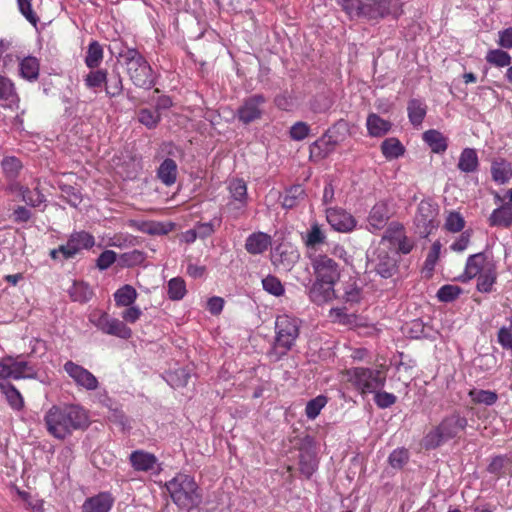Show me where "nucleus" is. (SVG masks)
<instances>
[{"mask_svg":"<svg viewBox=\"0 0 512 512\" xmlns=\"http://www.w3.org/2000/svg\"><path fill=\"white\" fill-rule=\"evenodd\" d=\"M315 281L309 289L312 302L321 305L336 297L335 285L340 279L339 264L326 254L309 256Z\"/></svg>","mask_w":512,"mask_h":512,"instance_id":"1","label":"nucleus"},{"mask_svg":"<svg viewBox=\"0 0 512 512\" xmlns=\"http://www.w3.org/2000/svg\"><path fill=\"white\" fill-rule=\"evenodd\" d=\"M44 422L49 434L63 440L73 431L85 428L88 423V414L79 405H54L45 414Z\"/></svg>","mask_w":512,"mask_h":512,"instance_id":"2","label":"nucleus"},{"mask_svg":"<svg viewBox=\"0 0 512 512\" xmlns=\"http://www.w3.org/2000/svg\"><path fill=\"white\" fill-rule=\"evenodd\" d=\"M467 424L466 417L459 412H453L445 416L437 426L424 436L422 444L425 449H435L444 442L459 437Z\"/></svg>","mask_w":512,"mask_h":512,"instance_id":"3","label":"nucleus"},{"mask_svg":"<svg viewBox=\"0 0 512 512\" xmlns=\"http://www.w3.org/2000/svg\"><path fill=\"white\" fill-rule=\"evenodd\" d=\"M123 59L126 72L132 83L144 89H150L155 85V75L148 61L134 48H127L119 52Z\"/></svg>","mask_w":512,"mask_h":512,"instance_id":"4","label":"nucleus"},{"mask_svg":"<svg viewBox=\"0 0 512 512\" xmlns=\"http://www.w3.org/2000/svg\"><path fill=\"white\" fill-rule=\"evenodd\" d=\"M173 502L181 509H192L201 502L194 478L179 473L165 484Z\"/></svg>","mask_w":512,"mask_h":512,"instance_id":"5","label":"nucleus"},{"mask_svg":"<svg viewBox=\"0 0 512 512\" xmlns=\"http://www.w3.org/2000/svg\"><path fill=\"white\" fill-rule=\"evenodd\" d=\"M387 367L383 364L376 366L375 369L366 367H354L345 370L344 376L355 389L362 395L374 393L384 387L386 382Z\"/></svg>","mask_w":512,"mask_h":512,"instance_id":"6","label":"nucleus"},{"mask_svg":"<svg viewBox=\"0 0 512 512\" xmlns=\"http://www.w3.org/2000/svg\"><path fill=\"white\" fill-rule=\"evenodd\" d=\"M354 16L377 20L387 16L398 18L402 15V2L400 0H361L356 7Z\"/></svg>","mask_w":512,"mask_h":512,"instance_id":"7","label":"nucleus"},{"mask_svg":"<svg viewBox=\"0 0 512 512\" xmlns=\"http://www.w3.org/2000/svg\"><path fill=\"white\" fill-rule=\"evenodd\" d=\"M301 321L298 318L283 314L275 321L276 338L274 350L280 349V354H286L294 346L300 333Z\"/></svg>","mask_w":512,"mask_h":512,"instance_id":"8","label":"nucleus"},{"mask_svg":"<svg viewBox=\"0 0 512 512\" xmlns=\"http://www.w3.org/2000/svg\"><path fill=\"white\" fill-rule=\"evenodd\" d=\"M368 262L382 278H391L398 271L397 252L386 245V241L380 240L378 246L368 256Z\"/></svg>","mask_w":512,"mask_h":512,"instance_id":"9","label":"nucleus"},{"mask_svg":"<svg viewBox=\"0 0 512 512\" xmlns=\"http://www.w3.org/2000/svg\"><path fill=\"white\" fill-rule=\"evenodd\" d=\"M438 213V206L430 201L423 200L419 203L414 223L416 225L417 232L421 237H427L435 228H437Z\"/></svg>","mask_w":512,"mask_h":512,"instance_id":"10","label":"nucleus"},{"mask_svg":"<svg viewBox=\"0 0 512 512\" xmlns=\"http://www.w3.org/2000/svg\"><path fill=\"white\" fill-rule=\"evenodd\" d=\"M90 321L103 333L128 339L132 335L131 329L119 319L110 317L107 313H93Z\"/></svg>","mask_w":512,"mask_h":512,"instance_id":"11","label":"nucleus"},{"mask_svg":"<svg viewBox=\"0 0 512 512\" xmlns=\"http://www.w3.org/2000/svg\"><path fill=\"white\" fill-rule=\"evenodd\" d=\"M232 200L227 204L228 213L234 218H239L247 205V186L241 179H233L228 186Z\"/></svg>","mask_w":512,"mask_h":512,"instance_id":"12","label":"nucleus"},{"mask_svg":"<svg viewBox=\"0 0 512 512\" xmlns=\"http://www.w3.org/2000/svg\"><path fill=\"white\" fill-rule=\"evenodd\" d=\"M381 240L386 241V245L396 250L397 254H408L414 247V242L405 235L404 228L397 223H392L388 227Z\"/></svg>","mask_w":512,"mask_h":512,"instance_id":"13","label":"nucleus"},{"mask_svg":"<svg viewBox=\"0 0 512 512\" xmlns=\"http://www.w3.org/2000/svg\"><path fill=\"white\" fill-rule=\"evenodd\" d=\"M266 99L263 95L255 94L246 98L237 110L238 119L249 124L262 117Z\"/></svg>","mask_w":512,"mask_h":512,"instance_id":"14","label":"nucleus"},{"mask_svg":"<svg viewBox=\"0 0 512 512\" xmlns=\"http://www.w3.org/2000/svg\"><path fill=\"white\" fill-rule=\"evenodd\" d=\"M325 213L327 222L337 232L349 233L356 227V219L342 208H327Z\"/></svg>","mask_w":512,"mask_h":512,"instance_id":"15","label":"nucleus"},{"mask_svg":"<svg viewBox=\"0 0 512 512\" xmlns=\"http://www.w3.org/2000/svg\"><path fill=\"white\" fill-rule=\"evenodd\" d=\"M64 370L78 386L86 390H96L98 388L97 378L84 367L72 361H67L64 364Z\"/></svg>","mask_w":512,"mask_h":512,"instance_id":"16","label":"nucleus"},{"mask_svg":"<svg viewBox=\"0 0 512 512\" xmlns=\"http://www.w3.org/2000/svg\"><path fill=\"white\" fill-rule=\"evenodd\" d=\"M390 218L388 205L384 202L376 203L367 218V228L370 232H376L385 227Z\"/></svg>","mask_w":512,"mask_h":512,"instance_id":"17","label":"nucleus"},{"mask_svg":"<svg viewBox=\"0 0 512 512\" xmlns=\"http://www.w3.org/2000/svg\"><path fill=\"white\" fill-rule=\"evenodd\" d=\"M131 466L138 472L153 471L158 463L156 456L144 450H135L129 456Z\"/></svg>","mask_w":512,"mask_h":512,"instance_id":"18","label":"nucleus"},{"mask_svg":"<svg viewBox=\"0 0 512 512\" xmlns=\"http://www.w3.org/2000/svg\"><path fill=\"white\" fill-rule=\"evenodd\" d=\"M272 244L270 235L264 232H254L245 241V249L248 253L258 255L264 253Z\"/></svg>","mask_w":512,"mask_h":512,"instance_id":"19","label":"nucleus"},{"mask_svg":"<svg viewBox=\"0 0 512 512\" xmlns=\"http://www.w3.org/2000/svg\"><path fill=\"white\" fill-rule=\"evenodd\" d=\"M488 264H495L484 253H476L468 257L465 267V276L472 279L485 271Z\"/></svg>","mask_w":512,"mask_h":512,"instance_id":"20","label":"nucleus"},{"mask_svg":"<svg viewBox=\"0 0 512 512\" xmlns=\"http://www.w3.org/2000/svg\"><path fill=\"white\" fill-rule=\"evenodd\" d=\"M113 504L109 494L101 493L88 498L82 505V512H108Z\"/></svg>","mask_w":512,"mask_h":512,"instance_id":"21","label":"nucleus"},{"mask_svg":"<svg viewBox=\"0 0 512 512\" xmlns=\"http://www.w3.org/2000/svg\"><path fill=\"white\" fill-rule=\"evenodd\" d=\"M299 259L297 250L288 247H278L273 255V264L282 269H290Z\"/></svg>","mask_w":512,"mask_h":512,"instance_id":"22","label":"nucleus"},{"mask_svg":"<svg viewBox=\"0 0 512 512\" xmlns=\"http://www.w3.org/2000/svg\"><path fill=\"white\" fill-rule=\"evenodd\" d=\"M305 246L308 249H316L327 241V235L322 225L317 222L311 224L310 229L302 237Z\"/></svg>","mask_w":512,"mask_h":512,"instance_id":"23","label":"nucleus"},{"mask_svg":"<svg viewBox=\"0 0 512 512\" xmlns=\"http://www.w3.org/2000/svg\"><path fill=\"white\" fill-rule=\"evenodd\" d=\"M457 167L464 173H473L478 170L479 160L475 149L465 148L462 150Z\"/></svg>","mask_w":512,"mask_h":512,"instance_id":"24","label":"nucleus"},{"mask_svg":"<svg viewBox=\"0 0 512 512\" xmlns=\"http://www.w3.org/2000/svg\"><path fill=\"white\" fill-rule=\"evenodd\" d=\"M177 164L174 160L167 158L159 166L157 177L166 186L173 185L177 180Z\"/></svg>","mask_w":512,"mask_h":512,"instance_id":"25","label":"nucleus"},{"mask_svg":"<svg viewBox=\"0 0 512 512\" xmlns=\"http://www.w3.org/2000/svg\"><path fill=\"white\" fill-rule=\"evenodd\" d=\"M12 379L35 378L37 375L34 367L27 361L18 360L10 356Z\"/></svg>","mask_w":512,"mask_h":512,"instance_id":"26","label":"nucleus"},{"mask_svg":"<svg viewBox=\"0 0 512 512\" xmlns=\"http://www.w3.org/2000/svg\"><path fill=\"white\" fill-rule=\"evenodd\" d=\"M67 242L73 247L75 255L83 249L92 248L95 244L94 237L85 231L72 233Z\"/></svg>","mask_w":512,"mask_h":512,"instance_id":"27","label":"nucleus"},{"mask_svg":"<svg viewBox=\"0 0 512 512\" xmlns=\"http://www.w3.org/2000/svg\"><path fill=\"white\" fill-rule=\"evenodd\" d=\"M489 224L491 226L510 227L512 225L511 207L505 204L495 209L489 217Z\"/></svg>","mask_w":512,"mask_h":512,"instance_id":"28","label":"nucleus"},{"mask_svg":"<svg viewBox=\"0 0 512 512\" xmlns=\"http://www.w3.org/2000/svg\"><path fill=\"white\" fill-rule=\"evenodd\" d=\"M477 289L480 292H491L497 278L496 264H488L481 274L477 275Z\"/></svg>","mask_w":512,"mask_h":512,"instance_id":"29","label":"nucleus"},{"mask_svg":"<svg viewBox=\"0 0 512 512\" xmlns=\"http://www.w3.org/2000/svg\"><path fill=\"white\" fill-rule=\"evenodd\" d=\"M366 126L368 132L373 137L385 135L391 128L390 122L382 119L377 114H370L367 118Z\"/></svg>","mask_w":512,"mask_h":512,"instance_id":"30","label":"nucleus"},{"mask_svg":"<svg viewBox=\"0 0 512 512\" xmlns=\"http://www.w3.org/2000/svg\"><path fill=\"white\" fill-rule=\"evenodd\" d=\"M20 75L27 80H36L39 76V61L36 57L28 56L19 64Z\"/></svg>","mask_w":512,"mask_h":512,"instance_id":"31","label":"nucleus"},{"mask_svg":"<svg viewBox=\"0 0 512 512\" xmlns=\"http://www.w3.org/2000/svg\"><path fill=\"white\" fill-rule=\"evenodd\" d=\"M423 139L435 153H442L447 149L446 138L437 130L426 131Z\"/></svg>","mask_w":512,"mask_h":512,"instance_id":"32","label":"nucleus"},{"mask_svg":"<svg viewBox=\"0 0 512 512\" xmlns=\"http://www.w3.org/2000/svg\"><path fill=\"white\" fill-rule=\"evenodd\" d=\"M138 293L131 285H124L114 293V300L117 306H130L137 299Z\"/></svg>","mask_w":512,"mask_h":512,"instance_id":"33","label":"nucleus"},{"mask_svg":"<svg viewBox=\"0 0 512 512\" xmlns=\"http://www.w3.org/2000/svg\"><path fill=\"white\" fill-rule=\"evenodd\" d=\"M491 173L495 182L504 184L511 178L512 169L510 164L505 160L495 161L492 163Z\"/></svg>","mask_w":512,"mask_h":512,"instance_id":"34","label":"nucleus"},{"mask_svg":"<svg viewBox=\"0 0 512 512\" xmlns=\"http://www.w3.org/2000/svg\"><path fill=\"white\" fill-rule=\"evenodd\" d=\"M305 197V190L301 185H294L285 191L282 205L286 209L294 208Z\"/></svg>","mask_w":512,"mask_h":512,"instance_id":"35","label":"nucleus"},{"mask_svg":"<svg viewBox=\"0 0 512 512\" xmlns=\"http://www.w3.org/2000/svg\"><path fill=\"white\" fill-rule=\"evenodd\" d=\"M407 110L409 120L413 125L417 126L423 122L426 115V106L422 101L412 99L408 103Z\"/></svg>","mask_w":512,"mask_h":512,"instance_id":"36","label":"nucleus"},{"mask_svg":"<svg viewBox=\"0 0 512 512\" xmlns=\"http://www.w3.org/2000/svg\"><path fill=\"white\" fill-rule=\"evenodd\" d=\"M103 60V48L97 42L93 41L89 44L85 57V63L90 69L98 68Z\"/></svg>","mask_w":512,"mask_h":512,"instance_id":"37","label":"nucleus"},{"mask_svg":"<svg viewBox=\"0 0 512 512\" xmlns=\"http://www.w3.org/2000/svg\"><path fill=\"white\" fill-rule=\"evenodd\" d=\"M383 155L387 159H395L404 153V147L401 142L396 138H388L381 144Z\"/></svg>","mask_w":512,"mask_h":512,"instance_id":"38","label":"nucleus"},{"mask_svg":"<svg viewBox=\"0 0 512 512\" xmlns=\"http://www.w3.org/2000/svg\"><path fill=\"white\" fill-rule=\"evenodd\" d=\"M469 396L475 404L493 405L498 400V395L494 391L472 389L469 391Z\"/></svg>","mask_w":512,"mask_h":512,"instance_id":"39","label":"nucleus"},{"mask_svg":"<svg viewBox=\"0 0 512 512\" xmlns=\"http://www.w3.org/2000/svg\"><path fill=\"white\" fill-rule=\"evenodd\" d=\"M0 390L5 395L6 400L12 409L21 410L23 408V397L14 385H5L3 388H0Z\"/></svg>","mask_w":512,"mask_h":512,"instance_id":"40","label":"nucleus"},{"mask_svg":"<svg viewBox=\"0 0 512 512\" xmlns=\"http://www.w3.org/2000/svg\"><path fill=\"white\" fill-rule=\"evenodd\" d=\"M105 92L109 97L119 96L123 91L122 77L118 72L113 73L109 78L106 76Z\"/></svg>","mask_w":512,"mask_h":512,"instance_id":"41","label":"nucleus"},{"mask_svg":"<svg viewBox=\"0 0 512 512\" xmlns=\"http://www.w3.org/2000/svg\"><path fill=\"white\" fill-rule=\"evenodd\" d=\"M107 71L103 69L91 71L84 77V83L86 87L90 89L101 88L106 82Z\"/></svg>","mask_w":512,"mask_h":512,"instance_id":"42","label":"nucleus"},{"mask_svg":"<svg viewBox=\"0 0 512 512\" xmlns=\"http://www.w3.org/2000/svg\"><path fill=\"white\" fill-rule=\"evenodd\" d=\"M161 116L160 113L156 110H151L148 108L140 109L138 112V120L141 124L146 126L148 129L155 128L160 122Z\"/></svg>","mask_w":512,"mask_h":512,"instance_id":"43","label":"nucleus"},{"mask_svg":"<svg viewBox=\"0 0 512 512\" xmlns=\"http://www.w3.org/2000/svg\"><path fill=\"white\" fill-rule=\"evenodd\" d=\"M186 294V285L182 278L175 277L168 282V296L171 300H180Z\"/></svg>","mask_w":512,"mask_h":512,"instance_id":"44","label":"nucleus"},{"mask_svg":"<svg viewBox=\"0 0 512 512\" xmlns=\"http://www.w3.org/2000/svg\"><path fill=\"white\" fill-rule=\"evenodd\" d=\"M486 60L494 66L506 67L511 63V56L503 50L494 49L487 53Z\"/></svg>","mask_w":512,"mask_h":512,"instance_id":"45","label":"nucleus"},{"mask_svg":"<svg viewBox=\"0 0 512 512\" xmlns=\"http://www.w3.org/2000/svg\"><path fill=\"white\" fill-rule=\"evenodd\" d=\"M409 451L405 448H397L393 450L389 457L388 462L394 469H402L409 460Z\"/></svg>","mask_w":512,"mask_h":512,"instance_id":"46","label":"nucleus"},{"mask_svg":"<svg viewBox=\"0 0 512 512\" xmlns=\"http://www.w3.org/2000/svg\"><path fill=\"white\" fill-rule=\"evenodd\" d=\"M327 404V398L323 395H319L314 399H311L305 408V413L307 418L313 420L315 419L321 412V410Z\"/></svg>","mask_w":512,"mask_h":512,"instance_id":"47","label":"nucleus"},{"mask_svg":"<svg viewBox=\"0 0 512 512\" xmlns=\"http://www.w3.org/2000/svg\"><path fill=\"white\" fill-rule=\"evenodd\" d=\"M70 296L74 301L86 302L92 296V290L85 283L75 282L70 289Z\"/></svg>","mask_w":512,"mask_h":512,"instance_id":"48","label":"nucleus"},{"mask_svg":"<svg viewBox=\"0 0 512 512\" xmlns=\"http://www.w3.org/2000/svg\"><path fill=\"white\" fill-rule=\"evenodd\" d=\"M444 226L449 232L456 233L464 228L465 221L460 213L452 211L448 213Z\"/></svg>","mask_w":512,"mask_h":512,"instance_id":"49","label":"nucleus"},{"mask_svg":"<svg viewBox=\"0 0 512 512\" xmlns=\"http://www.w3.org/2000/svg\"><path fill=\"white\" fill-rule=\"evenodd\" d=\"M263 289L274 296H281L284 293V287L281 281L272 275H268L262 280Z\"/></svg>","mask_w":512,"mask_h":512,"instance_id":"50","label":"nucleus"},{"mask_svg":"<svg viewBox=\"0 0 512 512\" xmlns=\"http://www.w3.org/2000/svg\"><path fill=\"white\" fill-rule=\"evenodd\" d=\"M497 340L503 349L512 353V317L508 326H502L499 329Z\"/></svg>","mask_w":512,"mask_h":512,"instance_id":"51","label":"nucleus"},{"mask_svg":"<svg viewBox=\"0 0 512 512\" xmlns=\"http://www.w3.org/2000/svg\"><path fill=\"white\" fill-rule=\"evenodd\" d=\"M17 4L20 13L25 17V19L33 26H36L39 21V17L32 8V0H17Z\"/></svg>","mask_w":512,"mask_h":512,"instance_id":"52","label":"nucleus"},{"mask_svg":"<svg viewBox=\"0 0 512 512\" xmlns=\"http://www.w3.org/2000/svg\"><path fill=\"white\" fill-rule=\"evenodd\" d=\"M461 293V288L456 285H444L438 292L437 297L442 302H450L456 299Z\"/></svg>","mask_w":512,"mask_h":512,"instance_id":"53","label":"nucleus"},{"mask_svg":"<svg viewBox=\"0 0 512 512\" xmlns=\"http://www.w3.org/2000/svg\"><path fill=\"white\" fill-rule=\"evenodd\" d=\"M75 256V251L68 242L66 244L60 245L57 249H52L50 251V257L53 260H68L74 258Z\"/></svg>","mask_w":512,"mask_h":512,"instance_id":"54","label":"nucleus"},{"mask_svg":"<svg viewBox=\"0 0 512 512\" xmlns=\"http://www.w3.org/2000/svg\"><path fill=\"white\" fill-rule=\"evenodd\" d=\"M16 97L13 83L0 75V100H13Z\"/></svg>","mask_w":512,"mask_h":512,"instance_id":"55","label":"nucleus"},{"mask_svg":"<svg viewBox=\"0 0 512 512\" xmlns=\"http://www.w3.org/2000/svg\"><path fill=\"white\" fill-rule=\"evenodd\" d=\"M22 165L21 162L14 157L5 158L2 161V168L7 177L14 178L17 176L20 171Z\"/></svg>","mask_w":512,"mask_h":512,"instance_id":"56","label":"nucleus"},{"mask_svg":"<svg viewBox=\"0 0 512 512\" xmlns=\"http://www.w3.org/2000/svg\"><path fill=\"white\" fill-rule=\"evenodd\" d=\"M9 379H12V371L10 366V356L0 360V388L5 385H11Z\"/></svg>","mask_w":512,"mask_h":512,"instance_id":"57","label":"nucleus"},{"mask_svg":"<svg viewBox=\"0 0 512 512\" xmlns=\"http://www.w3.org/2000/svg\"><path fill=\"white\" fill-rule=\"evenodd\" d=\"M374 393H375L374 400L379 408H383V409L388 408L396 402L397 398L392 393H388L385 391H383V392L376 391Z\"/></svg>","mask_w":512,"mask_h":512,"instance_id":"58","label":"nucleus"},{"mask_svg":"<svg viewBox=\"0 0 512 512\" xmlns=\"http://www.w3.org/2000/svg\"><path fill=\"white\" fill-rule=\"evenodd\" d=\"M220 220H212L206 223H199L196 225L195 229L197 231V235L199 238H206L212 235L215 231L216 224L220 226Z\"/></svg>","mask_w":512,"mask_h":512,"instance_id":"59","label":"nucleus"},{"mask_svg":"<svg viewBox=\"0 0 512 512\" xmlns=\"http://www.w3.org/2000/svg\"><path fill=\"white\" fill-rule=\"evenodd\" d=\"M309 126L304 122L295 123L290 129V136L293 140L301 141L308 136Z\"/></svg>","mask_w":512,"mask_h":512,"instance_id":"60","label":"nucleus"},{"mask_svg":"<svg viewBox=\"0 0 512 512\" xmlns=\"http://www.w3.org/2000/svg\"><path fill=\"white\" fill-rule=\"evenodd\" d=\"M116 261V253L112 250H105L97 259V267L106 270Z\"/></svg>","mask_w":512,"mask_h":512,"instance_id":"61","label":"nucleus"},{"mask_svg":"<svg viewBox=\"0 0 512 512\" xmlns=\"http://www.w3.org/2000/svg\"><path fill=\"white\" fill-rule=\"evenodd\" d=\"M317 469V462L312 457L306 458L301 456L300 458V470L306 476L310 477Z\"/></svg>","mask_w":512,"mask_h":512,"instance_id":"62","label":"nucleus"},{"mask_svg":"<svg viewBox=\"0 0 512 512\" xmlns=\"http://www.w3.org/2000/svg\"><path fill=\"white\" fill-rule=\"evenodd\" d=\"M508 459L505 456H496L488 466V471L493 474H500L505 469Z\"/></svg>","mask_w":512,"mask_h":512,"instance_id":"63","label":"nucleus"},{"mask_svg":"<svg viewBox=\"0 0 512 512\" xmlns=\"http://www.w3.org/2000/svg\"><path fill=\"white\" fill-rule=\"evenodd\" d=\"M498 44L505 49H512V27L499 31Z\"/></svg>","mask_w":512,"mask_h":512,"instance_id":"64","label":"nucleus"}]
</instances>
